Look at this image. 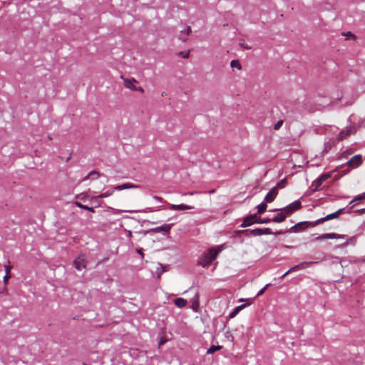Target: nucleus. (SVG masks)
<instances>
[{
	"instance_id": "f257e3e1",
	"label": "nucleus",
	"mask_w": 365,
	"mask_h": 365,
	"mask_svg": "<svg viewBox=\"0 0 365 365\" xmlns=\"http://www.w3.org/2000/svg\"><path fill=\"white\" fill-rule=\"evenodd\" d=\"M342 210H343V209H339L338 211H336V212H335L334 213L329 214V215H327L324 217L319 219L318 220H317L314 223H311V222H298L292 228L302 227L303 229H304L308 225H312V226H315V225H318L319 223H322L324 222H326V221H328V220H332V219L338 217L339 215L342 212Z\"/></svg>"
},
{
	"instance_id": "f03ea898",
	"label": "nucleus",
	"mask_w": 365,
	"mask_h": 365,
	"mask_svg": "<svg viewBox=\"0 0 365 365\" xmlns=\"http://www.w3.org/2000/svg\"><path fill=\"white\" fill-rule=\"evenodd\" d=\"M218 250L215 248H211L207 253H205L200 259L198 263L202 267L210 264L215 259L218 254Z\"/></svg>"
},
{
	"instance_id": "7ed1b4c3",
	"label": "nucleus",
	"mask_w": 365,
	"mask_h": 365,
	"mask_svg": "<svg viewBox=\"0 0 365 365\" xmlns=\"http://www.w3.org/2000/svg\"><path fill=\"white\" fill-rule=\"evenodd\" d=\"M239 232L244 234L247 236H249V235L260 236L262 235H272L273 234V232H272L270 228H256L254 230H241Z\"/></svg>"
},
{
	"instance_id": "20e7f679",
	"label": "nucleus",
	"mask_w": 365,
	"mask_h": 365,
	"mask_svg": "<svg viewBox=\"0 0 365 365\" xmlns=\"http://www.w3.org/2000/svg\"><path fill=\"white\" fill-rule=\"evenodd\" d=\"M302 208V203L299 200H296L294 202L288 205L285 207L282 208V211L284 212L285 215H290L293 212L297 210H299Z\"/></svg>"
},
{
	"instance_id": "39448f33",
	"label": "nucleus",
	"mask_w": 365,
	"mask_h": 365,
	"mask_svg": "<svg viewBox=\"0 0 365 365\" xmlns=\"http://www.w3.org/2000/svg\"><path fill=\"white\" fill-rule=\"evenodd\" d=\"M74 266L78 271H82L86 267V257L85 255H80L73 262Z\"/></svg>"
},
{
	"instance_id": "423d86ee",
	"label": "nucleus",
	"mask_w": 365,
	"mask_h": 365,
	"mask_svg": "<svg viewBox=\"0 0 365 365\" xmlns=\"http://www.w3.org/2000/svg\"><path fill=\"white\" fill-rule=\"evenodd\" d=\"M259 221L257 214L250 215L243 219V222L240 225L241 227H246L250 226Z\"/></svg>"
},
{
	"instance_id": "0eeeda50",
	"label": "nucleus",
	"mask_w": 365,
	"mask_h": 365,
	"mask_svg": "<svg viewBox=\"0 0 365 365\" xmlns=\"http://www.w3.org/2000/svg\"><path fill=\"white\" fill-rule=\"evenodd\" d=\"M362 163V158L361 155L353 156L348 162L347 165L352 168L359 167Z\"/></svg>"
},
{
	"instance_id": "6e6552de",
	"label": "nucleus",
	"mask_w": 365,
	"mask_h": 365,
	"mask_svg": "<svg viewBox=\"0 0 365 365\" xmlns=\"http://www.w3.org/2000/svg\"><path fill=\"white\" fill-rule=\"evenodd\" d=\"M121 78L124 81V86L133 91H135V89H136V86L135 83H137L138 81L133 78H125L123 76H121Z\"/></svg>"
},
{
	"instance_id": "1a4fd4ad",
	"label": "nucleus",
	"mask_w": 365,
	"mask_h": 365,
	"mask_svg": "<svg viewBox=\"0 0 365 365\" xmlns=\"http://www.w3.org/2000/svg\"><path fill=\"white\" fill-rule=\"evenodd\" d=\"M278 195V190L277 187H272L269 192L266 195L264 200L266 202H272L274 200Z\"/></svg>"
},
{
	"instance_id": "9d476101",
	"label": "nucleus",
	"mask_w": 365,
	"mask_h": 365,
	"mask_svg": "<svg viewBox=\"0 0 365 365\" xmlns=\"http://www.w3.org/2000/svg\"><path fill=\"white\" fill-rule=\"evenodd\" d=\"M173 225V224L163 225L160 227H158L153 229L152 231L155 233L162 232L165 234H168L170 232V230L172 228Z\"/></svg>"
},
{
	"instance_id": "9b49d317",
	"label": "nucleus",
	"mask_w": 365,
	"mask_h": 365,
	"mask_svg": "<svg viewBox=\"0 0 365 365\" xmlns=\"http://www.w3.org/2000/svg\"><path fill=\"white\" fill-rule=\"evenodd\" d=\"M139 186L137 185H135L131 182H126L120 185H117L114 187V190L117 191H120L125 189H131V188H138Z\"/></svg>"
},
{
	"instance_id": "f8f14e48",
	"label": "nucleus",
	"mask_w": 365,
	"mask_h": 365,
	"mask_svg": "<svg viewBox=\"0 0 365 365\" xmlns=\"http://www.w3.org/2000/svg\"><path fill=\"white\" fill-rule=\"evenodd\" d=\"M169 207L170 210H191L193 208L192 206H189V205H186L184 204H180V205L170 204L169 205Z\"/></svg>"
},
{
	"instance_id": "ddd939ff",
	"label": "nucleus",
	"mask_w": 365,
	"mask_h": 365,
	"mask_svg": "<svg viewBox=\"0 0 365 365\" xmlns=\"http://www.w3.org/2000/svg\"><path fill=\"white\" fill-rule=\"evenodd\" d=\"M340 235L336 233H327L324 234L322 235H319L316 237V240H327V239H336V238H340Z\"/></svg>"
},
{
	"instance_id": "4468645a",
	"label": "nucleus",
	"mask_w": 365,
	"mask_h": 365,
	"mask_svg": "<svg viewBox=\"0 0 365 365\" xmlns=\"http://www.w3.org/2000/svg\"><path fill=\"white\" fill-rule=\"evenodd\" d=\"M313 263H314V262H302V263L290 268L289 271L294 272V271H297L299 269H302L307 267L308 266H309L310 264H312Z\"/></svg>"
},
{
	"instance_id": "2eb2a0df",
	"label": "nucleus",
	"mask_w": 365,
	"mask_h": 365,
	"mask_svg": "<svg viewBox=\"0 0 365 365\" xmlns=\"http://www.w3.org/2000/svg\"><path fill=\"white\" fill-rule=\"evenodd\" d=\"M279 210H280V212L278 213L276 216H274L272 218V222H277V223H280L285 220L287 216L285 215L284 212L282 211V209Z\"/></svg>"
},
{
	"instance_id": "dca6fc26",
	"label": "nucleus",
	"mask_w": 365,
	"mask_h": 365,
	"mask_svg": "<svg viewBox=\"0 0 365 365\" xmlns=\"http://www.w3.org/2000/svg\"><path fill=\"white\" fill-rule=\"evenodd\" d=\"M174 304L175 306H177L179 308H183L187 305V302L186 299L182 298V297H179L174 300Z\"/></svg>"
},
{
	"instance_id": "f3484780",
	"label": "nucleus",
	"mask_w": 365,
	"mask_h": 365,
	"mask_svg": "<svg viewBox=\"0 0 365 365\" xmlns=\"http://www.w3.org/2000/svg\"><path fill=\"white\" fill-rule=\"evenodd\" d=\"M11 269V267L9 265L4 266V269H5V272H6V274L4 277V279H3L4 284H7L9 279L11 278V274H10Z\"/></svg>"
},
{
	"instance_id": "a211bd4d",
	"label": "nucleus",
	"mask_w": 365,
	"mask_h": 365,
	"mask_svg": "<svg viewBox=\"0 0 365 365\" xmlns=\"http://www.w3.org/2000/svg\"><path fill=\"white\" fill-rule=\"evenodd\" d=\"M246 307V304H242V305H240V306H237L229 315V317L230 319H232L234 317H235L238 314L239 312L242 310L245 307Z\"/></svg>"
},
{
	"instance_id": "6ab92c4d",
	"label": "nucleus",
	"mask_w": 365,
	"mask_h": 365,
	"mask_svg": "<svg viewBox=\"0 0 365 365\" xmlns=\"http://www.w3.org/2000/svg\"><path fill=\"white\" fill-rule=\"evenodd\" d=\"M199 305V295L198 294H196L195 297L192 299V309L194 311L197 312Z\"/></svg>"
},
{
	"instance_id": "aec40b11",
	"label": "nucleus",
	"mask_w": 365,
	"mask_h": 365,
	"mask_svg": "<svg viewBox=\"0 0 365 365\" xmlns=\"http://www.w3.org/2000/svg\"><path fill=\"white\" fill-rule=\"evenodd\" d=\"M222 348V346H219V345H212L211 346L207 351V354H214L215 351H218V350H220Z\"/></svg>"
},
{
	"instance_id": "412c9836",
	"label": "nucleus",
	"mask_w": 365,
	"mask_h": 365,
	"mask_svg": "<svg viewBox=\"0 0 365 365\" xmlns=\"http://www.w3.org/2000/svg\"><path fill=\"white\" fill-rule=\"evenodd\" d=\"M267 202H262L260 203L257 207V213L258 214H262L263 212H264L267 210Z\"/></svg>"
},
{
	"instance_id": "4be33fe9",
	"label": "nucleus",
	"mask_w": 365,
	"mask_h": 365,
	"mask_svg": "<svg viewBox=\"0 0 365 365\" xmlns=\"http://www.w3.org/2000/svg\"><path fill=\"white\" fill-rule=\"evenodd\" d=\"M349 130H341L339 135H338V137H337V139L339 140H344V138H346L347 136L349 135Z\"/></svg>"
},
{
	"instance_id": "5701e85b",
	"label": "nucleus",
	"mask_w": 365,
	"mask_h": 365,
	"mask_svg": "<svg viewBox=\"0 0 365 365\" xmlns=\"http://www.w3.org/2000/svg\"><path fill=\"white\" fill-rule=\"evenodd\" d=\"M76 205L80 208H82L83 210H88L91 212H95V210L93 208V207H88L87 205H84L83 204H81V202H75Z\"/></svg>"
},
{
	"instance_id": "b1692460",
	"label": "nucleus",
	"mask_w": 365,
	"mask_h": 365,
	"mask_svg": "<svg viewBox=\"0 0 365 365\" xmlns=\"http://www.w3.org/2000/svg\"><path fill=\"white\" fill-rule=\"evenodd\" d=\"M230 66H231L232 68H237L238 70H241L242 69L241 64H240V61L238 60H232L230 62Z\"/></svg>"
},
{
	"instance_id": "393cba45",
	"label": "nucleus",
	"mask_w": 365,
	"mask_h": 365,
	"mask_svg": "<svg viewBox=\"0 0 365 365\" xmlns=\"http://www.w3.org/2000/svg\"><path fill=\"white\" fill-rule=\"evenodd\" d=\"M90 177H91L92 179H93V178L97 179L99 177V173L96 171H92L83 178V180H88Z\"/></svg>"
},
{
	"instance_id": "a878e982",
	"label": "nucleus",
	"mask_w": 365,
	"mask_h": 365,
	"mask_svg": "<svg viewBox=\"0 0 365 365\" xmlns=\"http://www.w3.org/2000/svg\"><path fill=\"white\" fill-rule=\"evenodd\" d=\"M286 182H287V180L284 178V179L282 180L281 181H279L275 187H277V190H278V188H283V187H284Z\"/></svg>"
},
{
	"instance_id": "bb28decb",
	"label": "nucleus",
	"mask_w": 365,
	"mask_h": 365,
	"mask_svg": "<svg viewBox=\"0 0 365 365\" xmlns=\"http://www.w3.org/2000/svg\"><path fill=\"white\" fill-rule=\"evenodd\" d=\"M283 123H284L283 120H278V121L274 124V129L275 130H279V129L282 126Z\"/></svg>"
},
{
	"instance_id": "cd10ccee",
	"label": "nucleus",
	"mask_w": 365,
	"mask_h": 365,
	"mask_svg": "<svg viewBox=\"0 0 365 365\" xmlns=\"http://www.w3.org/2000/svg\"><path fill=\"white\" fill-rule=\"evenodd\" d=\"M111 195H113V192H103L102 194H101L100 195L97 196L96 198H105V197H108L109 196H110Z\"/></svg>"
},
{
	"instance_id": "c85d7f7f",
	"label": "nucleus",
	"mask_w": 365,
	"mask_h": 365,
	"mask_svg": "<svg viewBox=\"0 0 365 365\" xmlns=\"http://www.w3.org/2000/svg\"><path fill=\"white\" fill-rule=\"evenodd\" d=\"M270 222H272V219L265 218V219L262 220L259 217V221H257V223H258V224H264V223H269Z\"/></svg>"
},
{
	"instance_id": "c756f323",
	"label": "nucleus",
	"mask_w": 365,
	"mask_h": 365,
	"mask_svg": "<svg viewBox=\"0 0 365 365\" xmlns=\"http://www.w3.org/2000/svg\"><path fill=\"white\" fill-rule=\"evenodd\" d=\"M330 176H331V175H330V174H328V173H327V174H324V175H321V176L319 178V181H322V182H323L324 181H325L326 180H327L328 178H330Z\"/></svg>"
},
{
	"instance_id": "7c9ffc66",
	"label": "nucleus",
	"mask_w": 365,
	"mask_h": 365,
	"mask_svg": "<svg viewBox=\"0 0 365 365\" xmlns=\"http://www.w3.org/2000/svg\"><path fill=\"white\" fill-rule=\"evenodd\" d=\"M239 44L242 48H244L245 49L250 50L252 48V47L246 44L244 41H241Z\"/></svg>"
},
{
	"instance_id": "2f4dec72",
	"label": "nucleus",
	"mask_w": 365,
	"mask_h": 365,
	"mask_svg": "<svg viewBox=\"0 0 365 365\" xmlns=\"http://www.w3.org/2000/svg\"><path fill=\"white\" fill-rule=\"evenodd\" d=\"M269 286V284H266V286H265L264 287H263V288H262V289H261V290L257 293V297H259V296L262 295V294L264 293L265 290L267 289V287H268Z\"/></svg>"
},
{
	"instance_id": "473e14b6",
	"label": "nucleus",
	"mask_w": 365,
	"mask_h": 365,
	"mask_svg": "<svg viewBox=\"0 0 365 365\" xmlns=\"http://www.w3.org/2000/svg\"><path fill=\"white\" fill-rule=\"evenodd\" d=\"M183 58H188L190 56V51L187 52H180L179 53Z\"/></svg>"
},
{
	"instance_id": "72a5a7b5",
	"label": "nucleus",
	"mask_w": 365,
	"mask_h": 365,
	"mask_svg": "<svg viewBox=\"0 0 365 365\" xmlns=\"http://www.w3.org/2000/svg\"><path fill=\"white\" fill-rule=\"evenodd\" d=\"M343 35L346 36H350L354 40H355L356 38V36L355 35L352 34L350 31L347 32L346 34H343Z\"/></svg>"
},
{
	"instance_id": "f704fd0d",
	"label": "nucleus",
	"mask_w": 365,
	"mask_h": 365,
	"mask_svg": "<svg viewBox=\"0 0 365 365\" xmlns=\"http://www.w3.org/2000/svg\"><path fill=\"white\" fill-rule=\"evenodd\" d=\"M364 197V195H358L357 197H356L351 202V203L355 202V201H358V200H362L363 198Z\"/></svg>"
},
{
	"instance_id": "c9c22d12",
	"label": "nucleus",
	"mask_w": 365,
	"mask_h": 365,
	"mask_svg": "<svg viewBox=\"0 0 365 365\" xmlns=\"http://www.w3.org/2000/svg\"><path fill=\"white\" fill-rule=\"evenodd\" d=\"M135 91H139L141 93H143L145 92L143 88L141 86H138V87L136 86V89H135Z\"/></svg>"
},
{
	"instance_id": "e433bc0d",
	"label": "nucleus",
	"mask_w": 365,
	"mask_h": 365,
	"mask_svg": "<svg viewBox=\"0 0 365 365\" xmlns=\"http://www.w3.org/2000/svg\"><path fill=\"white\" fill-rule=\"evenodd\" d=\"M315 183H316V189H317V188H319V187L322 185V181H319V179L318 178V179L316 180Z\"/></svg>"
},
{
	"instance_id": "4c0bfd02",
	"label": "nucleus",
	"mask_w": 365,
	"mask_h": 365,
	"mask_svg": "<svg viewBox=\"0 0 365 365\" xmlns=\"http://www.w3.org/2000/svg\"><path fill=\"white\" fill-rule=\"evenodd\" d=\"M78 198H80L81 200H85L86 198V195L83 193L80 194L77 196Z\"/></svg>"
},
{
	"instance_id": "58836bf2",
	"label": "nucleus",
	"mask_w": 365,
	"mask_h": 365,
	"mask_svg": "<svg viewBox=\"0 0 365 365\" xmlns=\"http://www.w3.org/2000/svg\"><path fill=\"white\" fill-rule=\"evenodd\" d=\"M153 199L155 200H158L159 202H163L164 201L163 199L161 197H159V196H154Z\"/></svg>"
},
{
	"instance_id": "ea45409f",
	"label": "nucleus",
	"mask_w": 365,
	"mask_h": 365,
	"mask_svg": "<svg viewBox=\"0 0 365 365\" xmlns=\"http://www.w3.org/2000/svg\"><path fill=\"white\" fill-rule=\"evenodd\" d=\"M191 28L190 26L187 27L185 29L186 35L188 36L191 33Z\"/></svg>"
},
{
	"instance_id": "a19ab883",
	"label": "nucleus",
	"mask_w": 365,
	"mask_h": 365,
	"mask_svg": "<svg viewBox=\"0 0 365 365\" xmlns=\"http://www.w3.org/2000/svg\"><path fill=\"white\" fill-rule=\"evenodd\" d=\"M291 271H289V269L288 271H287L285 273H284V274L281 277L282 279L284 278L289 273H290Z\"/></svg>"
},
{
	"instance_id": "79ce46f5",
	"label": "nucleus",
	"mask_w": 365,
	"mask_h": 365,
	"mask_svg": "<svg viewBox=\"0 0 365 365\" xmlns=\"http://www.w3.org/2000/svg\"><path fill=\"white\" fill-rule=\"evenodd\" d=\"M137 252L143 257L144 254L141 250H138Z\"/></svg>"
},
{
	"instance_id": "37998d69",
	"label": "nucleus",
	"mask_w": 365,
	"mask_h": 365,
	"mask_svg": "<svg viewBox=\"0 0 365 365\" xmlns=\"http://www.w3.org/2000/svg\"><path fill=\"white\" fill-rule=\"evenodd\" d=\"M165 343V341L164 340H160V342H159V346H161L162 344H163Z\"/></svg>"
},
{
	"instance_id": "c03bdc74",
	"label": "nucleus",
	"mask_w": 365,
	"mask_h": 365,
	"mask_svg": "<svg viewBox=\"0 0 365 365\" xmlns=\"http://www.w3.org/2000/svg\"><path fill=\"white\" fill-rule=\"evenodd\" d=\"M128 236L129 237H130L132 236V232H131V231H128Z\"/></svg>"
},
{
	"instance_id": "a18cd8bd",
	"label": "nucleus",
	"mask_w": 365,
	"mask_h": 365,
	"mask_svg": "<svg viewBox=\"0 0 365 365\" xmlns=\"http://www.w3.org/2000/svg\"><path fill=\"white\" fill-rule=\"evenodd\" d=\"M361 212L362 213L365 212V208H364V209H362V210H361Z\"/></svg>"
}]
</instances>
